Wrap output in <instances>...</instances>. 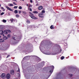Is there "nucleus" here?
<instances>
[{"label":"nucleus","mask_w":79,"mask_h":79,"mask_svg":"<svg viewBox=\"0 0 79 79\" xmlns=\"http://www.w3.org/2000/svg\"><path fill=\"white\" fill-rule=\"evenodd\" d=\"M18 76L19 77L20 76V74H19V73H18Z\"/></svg>","instance_id":"38"},{"label":"nucleus","mask_w":79,"mask_h":79,"mask_svg":"<svg viewBox=\"0 0 79 79\" xmlns=\"http://www.w3.org/2000/svg\"><path fill=\"white\" fill-rule=\"evenodd\" d=\"M3 9H4V8H3V7H1V9H2L3 10Z\"/></svg>","instance_id":"45"},{"label":"nucleus","mask_w":79,"mask_h":79,"mask_svg":"<svg viewBox=\"0 0 79 79\" xmlns=\"http://www.w3.org/2000/svg\"><path fill=\"white\" fill-rule=\"evenodd\" d=\"M2 10L3 11H5V10L4 9H2Z\"/></svg>","instance_id":"43"},{"label":"nucleus","mask_w":79,"mask_h":79,"mask_svg":"<svg viewBox=\"0 0 79 79\" xmlns=\"http://www.w3.org/2000/svg\"><path fill=\"white\" fill-rule=\"evenodd\" d=\"M10 74L12 75H13L15 74V71L13 70H11L10 72Z\"/></svg>","instance_id":"4"},{"label":"nucleus","mask_w":79,"mask_h":79,"mask_svg":"<svg viewBox=\"0 0 79 79\" xmlns=\"http://www.w3.org/2000/svg\"><path fill=\"white\" fill-rule=\"evenodd\" d=\"M2 48V46H0V49H1Z\"/></svg>","instance_id":"42"},{"label":"nucleus","mask_w":79,"mask_h":79,"mask_svg":"<svg viewBox=\"0 0 79 79\" xmlns=\"http://www.w3.org/2000/svg\"><path fill=\"white\" fill-rule=\"evenodd\" d=\"M42 13H44L45 11L44 10H43L42 11Z\"/></svg>","instance_id":"27"},{"label":"nucleus","mask_w":79,"mask_h":79,"mask_svg":"<svg viewBox=\"0 0 79 79\" xmlns=\"http://www.w3.org/2000/svg\"><path fill=\"white\" fill-rule=\"evenodd\" d=\"M2 21L3 23H6V20L3 19V20H2Z\"/></svg>","instance_id":"23"},{"label":"nucleus","mask_w":79,"mask_h":79,"mask_svg":"<svg viewBox=\"0 0 79 79\" xmlns=\"http://www.w3.org/2000/svg\"><path fill=\"white\" fill-rule=\"evenodd\" d=\"M7 36L8 37H9V38H10V37H11V36L10 34L8 35Z\"/></svg>","instance_id":"18"},{"label":"nucleus","mask_w":79,"mask_h":79,"mask_svg":"<svg viewBox=\"0 0 79 79\" xmlns=\"http://www.w3.org/2000/svg\"><path fill=\"white\" fill-rule=\"evenodd\" d=\"M3 34V31L2 30L0 31V35H2Z\"/></svg>","instance_id":"11"},{"label":"nucleus","mask_w":79,"mask_h":79,"mask_svg":"<svg viewBox=\"0 0 79 79\" xmlns=\"http://www.w3.org/2000/svg\"><path fill=\"white\" fill-rule=\"evenodd\" d=\"M10 73H8L6 75V77L7 79H10Z\"/></svg>","instance_id":"1"},{"label":"nucleus","mask_w":79,"mask_h":79,"mask_svg":"<svg viewBox=\"0 0 79 79\" xmlns=\"http://www.w3.org/2000/svg\"><path fill=\"white\" fill-rule=\"evenodd\" d=\"M36 6H38V4H36Z\"/></svg>","instance_id":"50"},{"label":"nucleus","mask_w":79,"mask_h":79,"mask_svg":"<svg viewBox=\"0 0 79 79\" xmlns=\"http://www.w3.org/2000/svg\"><path fill=\"white\" fill-rule=\"evenodd\" d=\"M7 31H8V32H9V33H11V31L9 30H7Z\"/></svg>","instance_id":"28"},{"label":"nucleus","mask_w":79,"mask_h":79,"mask_svg":"<svg viewBox=\"0 0 79 79\" xmlns=\"http://www.w3.org/2000/svg\"><path fill=\"white\" fill-rule=\"evenodd\" d=\"M4 33L5 34H8V30H5L4 31Z\"/></svg>","instance_id":"8"},{"label":"nucleus","mask_w":79,"mask_h":79,"mask_svg":"<svg viewBox=\"0 0 79 79\" xmlns=\"http://www.w3.org/2000/svg\"><path fill=\"white\" fill-rule=\"evenodd\" d=\"M50 28L51 29H53V28H54L53 27V25H51V26L50 27Z\"/></svg>","instance_id":"16"},{"label":"nucleus","mask_w":79,"mask_h":79,"mask_svg":"<svg viewBox=\"0 0 79 79\" xmlns=\"http://www.w3.org/2000/svg\"><path fill=\"white\" fill-rule=\"evenodd\" d=\"M30 11H32V9H31V8H30Z\"/></svg>","instance_id":"44"},{"label":"nucleus","mask_w":79,"mask_h":79,"mask_svg":"<svg viewBox=\"0 0 79 79\" xmlns=\"http://www.w3.org/2000/svg\"><path fill=\"white\" fill-rule=\"evenodd\" d=\"M38 15L40 18H44V14L41 13V14H39Z\"/></svg>","instance_id":"2"},{"label":"nucleus","mask_w":79,"mask_h":79,"mask_svg":"<svg viewBox=\"0 0 79 79\" xmlns=\"http://www.w3.org/2000/svg\"><path fill=\"white\" fill-rule=\"evenodd\" d=\"M46 55H50V54L48 53H44Z\"/></svg>","instance_id":"41"},{"label":"nucleus","mask_w":79,"mask_h":79,"mask_svg":"<svg viewBox=\"0 0 79 79\" xmlns=\"http://www.w3.org/2000/svg\"><path fill=\"white\" fill-rule=\"evenodd\" d=\"M0 27H1L0 28L1 29H3L4 27V26L3 25H0Z\"/></svg>","instance_id":"15"},{"label":"nucleus","mask_w":79,"mask_h":79,"mask_svg":"<svg viewBox=\"0 0 79 79\" xmlns=\"http://www.w3.org/2000/svg\"><path fill=\"white\" fill-rule=\"evenodd\" d=\"M14 8L17 9L18 8V6H15L14 7Z\"/></svg>","instance_id":"30"},{"label":"nucleus","mask_w":79,"mask_h":79,"mask_svg":"<svg viewBox=\"0 0 79 79\" xmlns=\"http://www.w3.org/2000/svg\"><path fill=\"white\" fill-rule=\"evenodd\" d=\"M0 38H1V36H0Z\"/></svg>","instance_id":"55"},{"label":"nucleus","mask_w":79,"mask_h":79,"mask_svg":"<svg viewBox=\"0 0 79 79\" xmlns=\"http://www.w3.org/2000/svg\"><path fill=\"white\" fill-rule=\"evenodd\" d=\"M22 8V6H19V10H21Z\"/></svg>","instance_id":"19"},{"label":"nucleus","mask_w":79,"mask_h":79,"mask_svg":"<svg viewBox=\"0 0 79 79\" xmlns=\"http://www.w3.org/2000/svg\"><path fill=\"white\" fill-rule=\"evenodd\" d=\"M22 1H24V0H22Z\"/></svg>","instance_id":"54"},{"label":"nucleus","mask_w":79,"mask_h":79,"mask_svg":"<svg viewBox=\"0 0 79 79\" xmlns=\"http://www.w3.org/2000/svg\"><path fill=\"white\" fill-rule=\"evenodd\" d=\"M13 39H14V40H17L16 36H15V37H13Z\"/></svg>","instance_id":"22"},{"label":"nucleus","mask_w":79,"mask_h":79,"mask_svg":"<svg viewBox=\"0 0 79 79\" xmlns=\"http://www.w3.org/2000/svg\"><path fill=\"white\" fill-rule=\"evenodd\" d=\"M15 13L16 14H17L18 13V10H15L14 11Z\"/></svg>","instance_id":"13"},{"label":"nucleus","mask_w":79,"mask_h":79,"mask_svg":"<svg viewBox=\"0 0 79 79\" xmlns=\"http://www.w3.org/2000/svg\"><path fill=\"white\" fill-rule=\"evenodd\" d=\"M42 8H43V7L42 6H40L38 8V9L39 10H41Z\"/></svg>","instance_id":"7"},{"label":"nucleus","mask_w":79,"mask_h":79,"mask_svg":"<svg viewBox=\"0 0 79 79\" xmlns=\"http://www.w3.org/2000/svg\"><path fill=\"white\" fill-rule=\"evenodd\" d=\"M0 7H1V4H0Z\"/></svg>","instance_id":"51"},{"label":"nucleus","mask_w":79,"mask_h":79,"mask_svg":"<svg viewBox=\"0 0 79 79\" xmlns=\"http://www.w3.org/2000/svg\"><path fill=\"white\" fill-rule=\"evenodd\" d=\"M27 6H28V4H27Z\"/></svg>","instance_id":"49"},{"label":"nucleus","mask_w":79,"mask_h":79,"mask_svg":"<svg viewBox=\"0 0 79 79\" xmlns=\"http://www.w3.org/2000/svg\"><path fill=\"white\" fill-rule=\"evenodd\" d=\"M16 16L17 18H19V15H16Z\"/></svg>","instance_id":"25"},{"label":"nucleus","mask_w":79,"mask_h":79,"mask_svg":"<svg viewBox=\"0 0 79 79\" xmlns=\"http://www.w3.org/2000/svg\"><path fill=\"white\" fill-rule=\"evenodd\" d=\"M64 56H62L61 58V60H63V59H64Z\"/></svg>","instance_id":"24"},{"label":"nucleus","mask_w":79,"mask_h":79,"mask_svg":"<svg viewBox=\"0 0 79 79\" xmlns=\"http://www.w3.org/2000/svg\"><path fill=\"white\" fill-rule=\"evenodd\" d=\"M10 56V55H8L6 57V58H8V57H9V56Z\"/></svg>","instance_id":"36"},{"label":"nucleus","mask_w":79,"mask_h":79,"mask_svg":"<svg viewBox=\"0 0 79 79\" xmlns=\"http://www.w3.org/2000/svg\"><path fill=\"white\" fill-rule=\"evenodd\" d=\"M3 39L4 40H6V39H8V38L6 36H4L3 37Z\"/></svg>","instance_id":"9"},{"label":"nucleus","mask_w":79,"mask_h":79,"mask_svg":"<svg viewBox=\"0 0 79 79\" xmlns=\"http://www.w3.org/2000/svg\"><path fill=\"white\" fill-rule=\"evenodd\" d=\"M7 46H5V47H4V48H7Z\"/></svg>","instance_id":"46"},{"label":"nucleus","mask_w":79,"mask_h":79,"mask_svg":"<svg viewBox=\"0 0 79 79\" xmlns=\"http://www.w3.org/2000/svg\"><path fill=\"white\" fill-rule=\"evenodd\" d=\"M33 13H35V14H36V13H38V12H37V11H34V12H33Z\"/></svg>","instance_id":"29"},{"label":"nucleus","mask_w":79,"mask_h":79,"mask_svg":"<svg viewBox=\"0 0 79 79\" xmlns=\"http://www.w3.org/2000/svg\"><path fill=\"white\" fill-rule=\"evenodd\" d=\"M4 35H5L3 34V36H4Z\"/></svg>","instance_id":"52"},{"label":"nucleus","mask_w":79,"mask_h":79,"mask_svg":"<svg viewBox=\"0 0 79 79\" xmlns=\"http://www.w3.org/2000/svg\"><path fill=\"white\" fill-rule=\"evenodd\" d=\"M27 23H30V21L27 20Z\"/></svg>","instance_id":"26"},{"label":"nucleus","mask_w":79,"mask_h":79,"mask_svg":"<svg viewBox=\"0 0 79 79\" xmlns=\"http://www.w3.org/2000/svg\"><path fill=\"white\" fill-rule=\"evenodd\" d=\"M0 29H1V27H0Z\"/></svg>","instance_id":"56"},{"label":"nucleus","mask_w":79,"mask_h":79,"mask_svg":"<svg viewBox=\"0 0 79 79\" xmlns=\"http://www.w3.org/2000/svg\"><path fill=\"white\" fill-rule=\"evenodd\" d=\"M51 69H54V66H51Z\"/></svg>","instance_id":"21"},{"label":"nucleus","mask_w":79,"mask_h":79,"mask_svg":"<svg viewBox=\"0 0 79 79\" xmlns=\"http://www.w3.org/2000/svg\"><path fill=\"white\" fill-rule=\"evenodd\" d=\"M19 14H21V10H19Z\"/></svg>","instance_id":"31"},{"label":"nucleus","mask_w":79,"mask_h":79,"mask_svg":"<svg viewBox=\"0 0 79 79\" xmlns=\"http://www.w3.org/2000/svg\"><path fill=\"white\" fill-rule=\"evenodd\" d=\"M2 58V57L1 56H0V60Z\"/></svg>","instance_id":"48"},{"label":"nucleus","mask_w":79,"mask_h":79,"mask_svg":"<svg viewBox=\"0 0 79 79\" xmlns=\"http://www.w3.org/2000/svg\"><path fill=\"white\" fill-rule=\"evenodd\" d=\"M5 42V40H3L2 39H0V42Z\"/></svg>","instance_id":"10"},{"label":"nucleus","mask_w":79,"mask_h":79,"mask_svg":"<svg viewBox=\"0 0 79 79\" xmlns=\"http://www.w3.org/2000/svg\"><path fill=\"white\" fill-rule=\"evenodd\" d=\"M22 12L23 14H24V15H26V11H22Z\"/></svg>","instance_id":"17"},{"label":"nucleus","mask_w":79,"mask_h":79,"mask_svg":"<svg viewBox=\"0 0 79 79\" xmlns=\"http://www.w3.org/2000/svg\"><path fill=\"white\" fill-rule=\"evenodd\" d=\"M1 77L2 78V79H5V74H2L1 75Z\"/></svg>","instance_id":"3"},{"label":"nucleus","mask_w":79,"mask_h":79,"mask_svg":"<svg viewBox=\"0 0 79 79\" xmlns=\"http://www.w3.org/2000/svg\"><path fill=\"white\" fill-rule=\"evenodd\" d=\"M65 4L64 3L62 5V6L63 7H65V6H66V5H65Z\"/></svg>","instance_id":"14"},{"label":"nucleus","mask_w":79,"mask_h":79,"mask_svg":"<svg viewBox=\"0 0 79 79\" xmlns=\"http://www.w3.org/2000/svg\"><path fill=\"white\" fill-rule=\"evenodd\" d=\"M17 72H20V70H19V68H18V70L17 71Z\"/></svg>","instance_id":"34"},{"label":"nucleus","mask_w":79,"mask_h":79,"mask_svg":"<svg viewBox=\"0 0 79 79\" xmlns=\"http://www.w3.org/2000/svg\"><path fill=\"white\" fill-rule=\"evenodd\" d=\"M13 4H14V5H17V4L16 3H15V2H13Z\"/></svg>","instance_id":"33"},{"label":"nucleus","mask_w":79,"mask_h":79,"mask_svg":"<svg viewBox=\"0 0 79 79\" xmlns=\"http://www.w3.org/2000/svg\"><path fill=\"white\" fill-rule=\"evenodd\" d=\"M12 1H15L16 2V0H12Z\"/></svg>","instance_id":"47"},{"label":"nucleus","mask_w":79,"mask_h":79,"mask_svg":"<svg viewBox=\"0 0 79 79\" xmlns=\"http://www.w3.org/2000/svg\"><path fill=\"white\" fill-rule=\"evenodd\" d=\"M29 16L31 18H32V19H35V17L34 16V15H33V14L31 13V15H30Z\"/></svg>","instance_id":"5"},{"label":"nucleus","mask_w":79,"mask_h":79,"mask_svg":"<svg viewBox=\"0 0 79 79\" xmlns=\"http://www.w3.org/2000/svg\"><path fill=\"white\" fill-rule=\"evenodd\" d=\"M49 72H50V73H52V72H53V71L52 70H50Z\"/></svg>","instance_id":"37"},{"label":"nucleus","mask_w":79,"mask_h":79,"mask_svg":"<svg viewBox=\"0 0 79 79\" xmlns=\"http://www.w3.org/2000/svg\"><path fill=\"white\" fill-rule=\"evenodd\" d=\"M40 47H41V46H40Z\"/></svg>","instance_id":"53"},{"label":"nucleus","mask_w":79,"mask_h":79,"mask_svg":"<svg viewBox=\"0 0 79 79\" xmlns=\"http://www.w3.org/2000/svg\"><path fill=\"white\" fill-rule=\"evenodd\" d=\"M30 2H31V3H32L33 2L32 1V0H30Z\"/></svg>","instance_id":"39"},{"label":"nucleus","mask_w":79,"mask_h":79,"mask_svg":"<svg viewBox=\"0 0 79 79\" xmlns=\"http://www.w3.org/2000/svg\"><path fill=\"white\" fill-rule=\"evenodd\" d=\"M69 76H70V77H72L73 76V74H69Z\"/></svg>","instance_id":"35"},{"label":"nucleus","mask_w":79,"mask_h":79,"mask_svg":"<svg viewBox=\"0 0 79 79\" xmlns=\"http://www.w3.org/2000/svg\"><path fill=\"white\" fill-rule=\"evenodd\" d=\"M6 8H7V10H9V11H13V10L8 7V6H6Z\"/></svg>","instance_id":"6"},{"label":"nucleus","mask_w":79,"mask_h":79,"mask_svg":"<svg viewBox=\"0 0 79 79\" xmlns=\"http://www.w3.org/2000/svg\"><path fill=\"white\" fill-rule=\"evenodd\" d=\"M32 6H31V5H29V7H32Z\"/></svg>","instance_id":"40"},{"label":"nucleus","mask_w":79,"mask_h":79,"mask_svg":"<svg viewBox=\"0 0 79 79\" xmlns=\"http://www.w3.org/2000/svg\"><path fill=\"white\" fill-rule=\"evenodd\" d=\"M9 6H13V4L11 3H9L8 4Z\"/></svg>","instance_id":"12"},{"label":"nucleus","mask_w":79,"mask_h":79,"mask_svg":"<svg viewBox=\"0 0 79 79\" xmlns=\"http://www.w3.org/2000/svg\"><path fill=\"white\" fill-rule=\"evenodd\" d=\"M4 12H2L1 14V15H4Z\"/></svg>","instance_id":"32"},{"label":"nucleus","mask_w":79,"mask_h":79,"mask_svg":"<svg viewBox=\"0 0 79 79\" xmlns=\"http://www.w3.org/2000/svg\"><path fill=\"white\" fill-rule=\"evenodd\" d=\"M10 21H11L12 23H13V21H14V20L13 19H10Z\"/></svg>","instance_id":"20"}]
</instances>
